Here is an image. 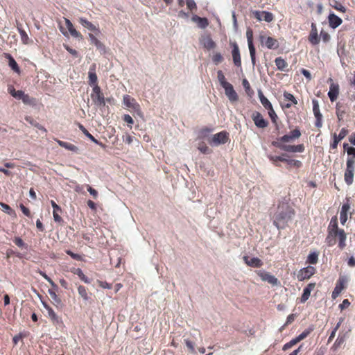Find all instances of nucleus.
Segmentation results:
<instances>
[{"label":"nucleus","mask_w":355,"mask_h":355,"mask_svg":"<svg viewBox=\"0 0 355 355\" xmlns=\"http://www.w3.org/2000/svg\"><path fill=\"white\" fill-rule=\"evenodd\" d=\"M337 239L338 247L341 250L344 249L346 246L347 234L343 229L338 227L337 217L334 216L328 225L327 236L325 241L329 246H333L336 243Z\"/></svg>","instance_id":"f257e3e1"},{"label":"nucleus","mask_w":355,"mask_h":355,"mask_svg":"<svg viewBox=\"0 0 355 355\" xmlns=\"http://www.w3.org/2000/svg\"><path fill=\"white\" fill-rule=\"evenodd\" d=\"M293 215V209L286 204H283L281 206H278L273 223L278 229L284 228Z\"/></svg>","instance_id":"f03ea898"},{"label":"nucleus","mask_w":355,"mask_h":355,"mask_svg":"<svg viewBox=\"0 0 355 355\" xmlns=\"http://www.w3.org/2000/svg\"><path fill=\"white\" fill-rule=\"evenodd\" d=\"M355 171V160L353 158H347L346 162V169L344 174L345 183L349 186L354 182V175Z\"/></svg>","instance_id":"7ed1b4c3"},{"label":"nucleus","mask_w":355,"mask_h":355,"mask_svg":"<svg viewBox=\"0 0 355 355\" xmlns=\"http://www.w3.org/2000/svg\"><path fill=\"white\" fill-rule=\"evenodd\" d=\"M272 145L284 151L289 153H302L304 151V146L303 144L286 145L280 141H272Z\"/></svg>","instance_id":"20e7f679"},{"label":"nucleus","mask_w":355,"mask_h":355,"mask_svg":"<svg viewBox=\"0 0 355 355\" xmlns=\"http://www.w3.org/2000/svg\"><path fill=\"white\" fill-rule=\"evenodd\" d=\"M229 140V134L226 131H221L214 135L209 139V144L211 146H219L227 143Z\"/></svg>","instance_id":"39448f33"},{"label":"nucleus","mask_w":355,"mask_h":355,"mask_svg":"<svg viewBox=\"0 0 355 355\" xmlns=\"http://www.w3.org/2000/svg\"><path fill=\"white\" fill-rule=\"evenodd\" d=\"M259 40L268 49L276 50L279 47V41L272 37L261 34L259 35Z\"/></svg>","instance_id":"423d86ee"},{"label":"nucleus","mask_w":355,"mask_h":355,"mask_svg":"<svg viewBox=\"0 0 355 355\" xmlns=\"http://www.w3.org/2000/svg\"><path fill=\"white\" fill-rule=\"evenodd\" d=\"M91 98L96 105L102 106L105 105L104 95L98 85L93 87Z\"/></svg>","instance_id":"0eeeda50"},{"label":"nucleus","mask_w":355,"mask_h":355,"mask_svg":"<svg viewBox=\"0 0 355 355\" xmlns=\"http://www.w3.org/2000/svg\"><path fill=\"white\" fill-rule=\"evenodd\" d=\"M316 272V268L313 266H309L299 270L297 278L302 282L310 279Z\"/></svg>","instance_id":"6e6552de"},{"label":"nucleus","mask_w":355,"mask_h":355,"mask_svg":"<svg viewBox=\"0 0 355 355\" xmlns=\"http://www.w3.org/2000/svg\"><path fill=\"white\" fill-rule=\"evenodd\" d=\"M347 278L345 276H340L336 282V286L332 292L331 297L335 300L340 293L346 288Z\"/></svg>","instance_id":"1a4fd4ad"},{"label":"nucleus","mask_w":355,"mask_h":355,"mask_svg":"<svg viewBox=\"0 0 355 355\" xmlns=\"http://www.w3.org/2000/svg\"><path fill=\"white\" fill-rule=\"evenodd\" d=\"M246 37H247V40H248V47H249L252 63L253 65H254L255 62H256V58H255L256 49L253 44V32H252V29L248 28L247 30Z\"/></svg>","instance_id":"9d476101"},{"label":"nucleus","mask_w":355,"mask_h":355,"mask_svg":"<svg viewBox=\"0 0 355 355\" xmlns=\"http://www.w3.org/2000/svg\"><path fill=\"white\" fill-rule=\"evenodd\" d=\"M251 118L255 125L259 128L263 129L268 125V121L257 111H254L252 113Z\"/></svg>","instance_id":"9b49d317"},{"label":"nucleus","mask_w":355,"mask_h":355,"mask_svg":"<svg viewBox=\"0 0 355 355\" xmlns=\"http://www.w3.org/2000/svg\"><path fill=\"white\" fill-rule=\"evenodd\" d=\"M258 276L261 279L262 281L267 282L272 286H277L279 284V280L274 275H271L268 272L263 270H259L257 272Z\"/></svg>","instance_id":"f8f14e48"},{"label":"nucleus","mask_w":355,"mask_h":355,"mask_svg":"<svg viewBox=\"0 0 355 355\" xmlns=\"http://www.w3.org/2000/svg\"><path fill=\"white\" fill-rule=\"evenodd\" d=\"M300 136V130L298 128H295L291 130L288 135H285L277 139V141H280L281 143H288L298 139Z\"/></svg>","instance_id":"ddd939ff"},{"label":"nucleus","mask_w":355,"mask_h":355,"mask_svg":"<svg viewBox=\"0 0 355 355\" xmlns=\"http://www.w3.org/2000/svg\"><path fill=\"white\" fill-rule=\"evenodd\" d=\"M230 45L232 48V55L233 62L236 67H241V54H240L239 46L236 42L230 43Z\"/></svg>","instance_id":"4468645a"},{"label":"nucleus","mask_w":355,"mask_h":355,"mask_svg":"<svg viewBox=\"0 0 355 355\" xmlns=\"http://www.w3.org/2000/svg\"><path fill=\"white\" fill-rule=\"evenodd\" d=\"M43 306L47 311L48 317L51 320L53 324L56 325L62 323L61 318L55 313L53 309L49 305L43 302Z\"/></svg>","instance_id":"2eb2a0df"},{"label":"nucleus","mask_w":355,"mask_h":355,"mask_svg":"<svg viewBox=\"0 0 355 355\" xmlns=\"http://www.w3.org/2000/svg\"><path fill=\"white\" fill-rule=\"evenodd\" d=\"M309 42L313 46L318 45L320 43V39L318 34V29L315 24H311V29L308 37Z\"/></svg>","instance_id":"dca6fc26"},{"label":"nucleus","mask_w":355,"mask_h":355,"mask_svg":"<svg viewBox=\"0 0 355 355\" xmlns=\"http://www.w3.org/2000/svg\"><path fill=\"white\" fill-rule=\"evenodd\" d=\"M223 88L225 89V95L227 96L230 101L236 102L239 100V96L234 89L232 84L230 83L229 85L223 87Z\"/></svg>","instance_id":"f3484780"},{"label":"nucleus","mask_w":355,"mask_h":355,"mask_svg":"<svg viewBox=\"0 0 355 355\" xmlns=\"http://www.w3.org/2000/svg\"><path fill=\"white\" fill-rule=\"evenodd\" d=\"M339 85L338 83H331L328 92V96L331 102L335 101L339 95Z\"/></svg>","instance_id":"a211bd4d"},{"label":"nucleus","mask_w":355,"mask_h":355,"mask_svg":"<svg viewBox=\"0 0 355 355\" xmlns=\"http://www.w3.org/2000/svg\"><path fill=\"white\" fill-rule=\"evenodd\" d=\"M254 16L259 20L261 21L263 19L267 22H270L273 20V15L268 11H255L254 12Z\"/></svg>","instance_id":"6ab92c4d"},{"label":"nucleus","mask_w":355,"mask_h":355,"mask_svg":"<svg viewBox=\"0 0 355 355\" xmlns=\"http://www.w3.org/2000/svg\"><path fill=\"white\" fill-rule=\"evenodd\" d=\"M88 78H89V84L91 86L95 87V85H98V77L96 73V64H93L90 68L89 71L88 72Z\"/></svg>","instance_id":"aec40b11"},{"label":"nucleus","mask_w":355,"mask_h":355,"mask_svg":"<svg viewBox=\"0 0 355 355\" xmlns=\"http://www.w3.org/2000/svg\"><path fill=\"white\" fill-rule=\"evenodd\" d=\"M315 283H309L303 291V293L300 298V302L304 303L310 297L311 292L315 288Z\"/></svg>","instance_id":"412c9836"},{"label":"nucleus","mask_w":355,"mask_h":355,"mask_svg":"<svg viewBox=\"0 0 355 355\" xmlns=\"http://www.w3.org/2000/svg\"><path fill=\"white\" fill-rule=\"evenodd\" d=\"M3 57L8 60V65H9V67L15 72H16L17 73L19 74L20 72H21L20 68H19L18 64L17 63V62L13 58V57L10 54H9L8 53H3Z\"/></svg>","instance_id":"4be33fe9"},{"label":"nucleus","mask_w":355,"mask_h":355,"mask_svg":"<svg viewBox=\"0 0 355 355\" xmlns=\"http://www.w3.org/2000/svg\"><path fill=\"white\" fill-rule=\"evenodd\" d=\"M328 21L331 28H336L342 24L343 20L334 13H330L328 16Z\"/></svg>","instance_id":"5701e85b"},{"label":"nucleus","mask_w":355,"mask_h":355,"mask_svg":"<svg viewBox=\"0 0 355 355\" xmlns=\"http://www.w3.org/2000/svg\"><path fill=\"white\" fill-rule=\"evenodd\" d=\"M350 209V205L348 202H345L342 205L340 220L342 225H345L347 220V213Z\"/></svg>","instance_id":"b1692460"},{"label":"nucleus","mask_w":355,"mask_h":355,"mask_svg":"<svg viewBox=\"0 0 355 355\" xmlns=\"http://www.w3.org/2000/svg\"><path fill=\"white\" fill-rule=\"evenodd\" d=\"M51 204L53 209V216L54 220L57 223H60L61 221H62V218L59 214V213L62 211L60 207L53 200L51 201Z\"/></svg>","instance_id":"393cba45"},{"label":"nucleus","mask_w":355,"mask_h":355,"mask_svg":"<svg viewBox=\"0 0 355 355\" xmlns=\"http://www.w3.org/2000/svg\"><path fill=\"white\" fill-rule=\"evenodd\" d=\"M79 22L80 24L84 26L85 28H87L88 30L91 31H95L96 33H100V30L98 27H96L95 25H94L92 22L88 21L87 19L80 17L79 19Z\"/></svg>","instance_id":"a878e982"},{"label":"nucleus","mask_w":355,"mask_h":355,"mask_svg":"<svg viewBox=\"0 0 355 355\" xmlns=\"http://www.w3.org/2000/svg\"><path fill=\"white\" fill-rule=\"evenodd\" d=\"M346 114V108L344 105L338 102L336 105V114L339 121H343Z\"/></svg>","instance_id":"bb28decb"},{"label":"nucleus","mask_w":355,"mask_h":355,"mask_svg":"<svg viewBox=\"0 0 355 355\" xmlns=\"http://www.w3.org/2000/svg\"><path fill=\"white\" fill-rule=\"evenodd\" d=\"M284 159L285 160L284 162L287 164L288 169H290L291 167L299 168L302 166V163L301 161L290 159L288 155V157H285Z\"/></svg>","instance_id":"cd10ccee"},{"label":"nucleus","mask_w":355,"mask_h":355,"mask_svg":"<svg viewBox=\"0 0 355 355\" xmlns=\"http://www.w3.org/2000/svg\"><path fill=\"white\" fill-rule=\"evenodd\" d=\"M71 272L75 275H77L79 278L86 284H89L91 282L90 279L85 275L83 270L79 268H73L71 269Z\"/></svg>","instance_id":"c85d7f7f"},{"label":"nucleus","mask_w":355,"mask_h":355,"mask_svg":"<svg viewBox=\"0 0 355 355\" xmlns=\"http://www.w3.org/2000/svg\"><path fill=\"white\" fill-rule=\"evenodd\" d=\"M285 157H288V155L282 154V155H279V156L269 155L268 158H269L270 161H271L275 166L279 167V166H281V165L279 164V162H284L285 160L284 159Z\"/></svg>","instance_id":"c756f323"},{"label":"nucleus","mask_w":355,"mask_h":355,"mask_svg":"<svg viewBox=\"0 0 355 355\" xmlns=\"http://www.w3.org/2000/svg\"><path fill=\"white\" fill-rule=\"evenodd\" d=\"M79 128L81 130V131L83 132V134L87 137H88L92 141H93L94 143L98 144V145H100L101 146L103 147L104 145L100 142L99 141H98L96 139H95V137L92 135L82 125V124H79L78 125Z\"/></svg>","instance_id":"7c9ffc66"},{"label":"nucleus","mask_w":355,"mask_h":355,"mask_svg":"<svg viewBox=\"0 0 355 355\" xmlns=\"http://www.w3.org/2000/svg\"><path fill=\"white\" fill-rule=\"evenodd\" d=\"M123 103L125 106L130 108H135L139 106L135 98H132L129 95H125L123 96Z\"/></svg>","instance_id":"2f4dec72"},{"label":"nucleus","mask_w":355,"mask_h":355,"mask_svg":"<svg viewBox=\"0 0 355 355\" xmlns=\"http://www.w3.org/2000/svg\"><path fill=\"white\" fill-rule=\"evenodd\" d=\"M258 95L259 100L262 104V105L266 109L269 110L270 108L272 107V105L271 103L269 101V100L263 95L261 90H259Z\"/></svg>","instance_id":"473e14b6"},{"label":"nucleus","mask_w":355,"mask_h":355,"mask_svg":"<svg viewBox=\"0 0 355 355\" xmlns=\"http://www.w3.org/2000/svg\"><path fill=\"white\" fill-rule=\"evenodd\" d=\"M192 20L195 22H197L198 24V26L201 28H206L209 24L208 20L207 18H202V17H198V15L193 16Z\"/></svg>","instance_id":"72a5a7b5"},{"label":"nucleus","mask_w":355,"mask_h":355,"mask_svg":"<svg viewBox=\"0 0 355 355\" xmlns=\"http://www.w3.org/2000/svg\"><path fill=\"white\" fill-rule=\"evenodd\" d=\"M8 90L9 94L17 99H21L22 96L25 94L21 90H16L13 86H10Z\"/></svg>","instance_id":"f704fd0d"},{"label":"nucleus","mask_w":355,"mask_h":355,"mask_svg":"<svg viewBox=\"0 0 355 355\" xmlns=\"http://www.w3.org/2000/svg\"><path fill=\"white\" fill-rule=\"evenodd\" d=\"M275 63L277 66V68L280 71H285L286 68L288 67V63L281 57L277 58L275 60Z\"/></svg>","instance_id":"c9c22d12"},{"label":"nucleus","mask_w":355,"mask_h":355,"mask_svg":"<svg viewBox=\"0 0 355 355\" xmlns=\"http://www.w3.org/2000/svg\"><path fill=\"white\" fill-rule=\"evenodd\" d=\"M284 97L285 100L291 102V103H287L286 105V107L289 108L291 107L292 104H293V105L297 104V101L296 100V98L292 94L285 92L284 93Z\"/></svg>","instance_id":"e433bc0d"},{"label":"nucleus","mask_w":355,"mask_h":355,"mask_svg":"<svg viewBox=\"0 0 355 355\" xmlns=\"http://www.w3.org/2000/svg\"><path fill=\"white\" fill-rule=\"evenodd\" d=\"M56 141L60 146L64 148L69 150L76 152L78 150V148L71 143L65 142L61 140H57Z\"/></svg>","instance_id":"4c0bfd02"},{"label":"nucleus","mask_w":355,"mask_h":355,"mask_svg":"<svg viewBox=\"0 0 355 355\" xmlns=\"http://www.w3.org/2000/svg\"><path fill=\"white\" fill-rule=\"evenodd\" d=\"M78 294L81 296V297L84 300L87 301L89 300V294H88V291L85 286L80 285L78 287Z\"/></svg>","instance_id":"58836bf2"},{"label":"nucleus","mask_w":355,"mask_h":355,"mask_svg":"<svg viewBox=\"0 0 355 355\" xmlns=\"http://www.w3.org/2000/svg\"><path fill=\"white\" fill-rule=\"evenodd\" d=\"M203 46L207 50L214 49L216 46L215 42L209 37L205 39Z\"/></svg>","instance_id":"ea45409f"},{"label":"nucleus","mask_w":355,"mask_h":355,"mask_svg":"<svg viewBox=\"0 0 355 355\" xmlns=\"http://www.w3.org/2000/svg\"><path fill=\"white\" fill-rule=\"evenodd\" d=\"M247 265L252 267L259 268L263 265V262L260 259L254 257L250 259L249 262H247Z\"/></svg>","instance_id":"a19ab883"},{"label":"nucleus","mask_w":355,"mask_h":355,"mask_svg":"<svg viewBox=\"0 0 355 355\" xmlns=\"http://www.w3.org/2000/svg\"><path fill=\"white\" fill-rule=\"evenodd\" d=\"M318 261V253L313 252L309 254L306 259V263L310 264H316Z\"/></svg>","instance_id":"79ce46f5"},{"label":"nucleus","mask_w":355,"mask_h":355,"mask_svg":"<svg viewBox=\"0 0 355 355\" xmlns=\"http://www.w3.org/2000/svg\"><path fill=\"white\" fill-rule=\"evenodd\" d=\"M313 327H309L306 329H305L302 333L298 335L296 338L300 342L302 340L305 339L309 334L313 331Z\"/></svg>","instance_id":"37998d69"},{"label":"nucleus","mask_w":355,"mask_h":355,"mask_svg":"<svg viewBox=\"0 0 355 355\" xmlns=\"http://www.w3.org/2000/svg\"><path fill=\"white\" fill-rule=\"evenodd\" d=\"M313 114L315 117V125L320 128L322 126V114L320 111L313 112Z\"/></svg>","instance_id":"c03bdc74"},{"label":"nucleus","mask_w":355,"mask_h":355,"mask_svg":"<svg viewBox=\"0 0 355 355\" xmlns=\"http://www.w3.org/2000/svg\"><path fill=\"white\" fill-rule=\"evenodd\" d=\"M331 6H332L336 10L341 12H345L346 8L345 6H343L340 2L334 0L330 3Z\"/></svg>","instance_id":"a18cd8bd"},{"label":"nucleus","mask_w":355,"mask_h":355,"mask_svg":"<svg viewBox=\"0 0 355 355\" xmlns=\"http://www.w3.org/2000/svg\"><path fill=\"white\" fill-rule=\"evenodd\" d=\"M19 33L20 34L21 40L23 44H28L29 43V37L24 30L18 28Z\"/></svg>","instance_id":"49530a36"},{"label":"nucleus","mask_w":355,"mask_h":355,"mask_svg":"<svg viewBox=\"0 0 355 355\" xmlns=\"http://www.w3.org/2000/svg\"><path fill=\"white\" fill-rule=\"evenodd\" d=\"M217 76L218 81L220 82V84L223 87L230 84V83L226 80L225 77L222 71L219 70L217 72Z\"/></svg>","instance_id":"de8ad7c7"},{"label":"nucleus","mask_w":355,"mask_h":355,"mask_svg":"<svg viewBox=\"0 0 355 355\" xmlns=\"http://www.w3.org/2000/svg\"><path fill=\"white\" fill-rule=\"evenodd\" d=\"M298 343H300V341L295 337V338H293L292 340H291L289 342H288L286 344H284L283 347H282V350L283 351H286V350L289 349L290 348H291L293 346H294L295 345H296Z\"/></svg>","instance_id":"09e8293b"},{"label":"nucleus","mask_w":355,"mask_h":355,"mask_svg":"<svg viewBox=\"0 0 355 355\" xmlns=\"http://www.w3.org/2000/svg\"><path fill=\"white\" fill-rule=\"evenodd\" d=\"M24 104L33 105L35 103V99L31 98L28 94H24L21 99Z\"/></svg>","instance_id":"8fccbe9b"},{"label":"nucleus","mask_w":355,"mask_h":355,"mask_svg":"<svg viewBox=\"0 0 355 355\" xmlns=\"http://www.w3.org/2000/svg\"><path fill=\"white\" fill-rule=\"evenodd\" d=\"M39 274L42 276L50 284L51 286L54 288L57 289L58 286L55 284V282L43 271L40 270Z\"/></svg>","instance_id":"3c124183"},{"label":"nucleus","mask_w":355,"mask_h":355,"mask_svg":"<svg viewBox=\"0 0 355 355\" xmlns=\"http://www.w3.org/2000/svg\"><path fill=\"white\" fill-rule=\"evenodd\" d=\"M198 149L203 154H209L211 151L204 142L198 144Z\"/></svg>","instance_id":"603ef678"},{"label":"nucleus","mask_w":355,"mask_h":355,"mask_svg":"<svg viewBox=\"0 0 355 355\" xmlns=\"http://www.w3.org/2000/svg\"><path fill=\"white\" fill-rule=\"evenodd\" d=\"M242 84H243V86L246 93L249 96H251L252 94H253V90L251 89L250 85L247 79H245V78L243 79Z\"/></svg>","instance_id":"864d4df0"},{"label":"nucleus","mask_w":355,"mask_h":355,"mask_svg":"<svg viewBox=\"0 0 355 355\" xmlns=\"http://www.w3.org/2000/svg\"><path fill=\"white\" fill-rule=\"evenodd\" d=\"M223 60V57L220 53H216L212 56V61L215 64H218Z\"/></svg>","instance_id":"5fc2aeb1"},{"label":"nucleus","mask_w":355,"mask_h":355,"mask_svg":"<svg viewBox=\"0 0 355 355\" xmlns=\"http://www.w3.org/2000/svg\"><path fill=\"white\" fill-rule=\"evenodd\" d=\"M334 141L330 144V149L331 150H336L338 147V143L341 140H338V137H337L336 133H334L333 135Z\"/></svg>","instance_id":"6e6d98bb"},{"label":"nucleus","mask_w":355,"mask_h":355,"mask_svg":"<svg viewBox=\"0 0 355 355\" xmlns=\"http://www.w3.org/2000/svg\"><path fill=\"white\" fill-rule=\"evenodd\" d=\"M49 295L51 296V299L56 303L60 304L61 303L60 298L58 296L55 291L49 290Z\"/></svg>","instance_id":"4d7b16f0"},{"label":"nucleus","mask_w":355,"mask_h":355,"mask_svg":"<svg viewBox=\"0 0 355 355\" xmlns=\"http://www.w3.org/2000/svg\"><path fill=\"white\" fill-rule=\"evenodd\" d=\"M320 37L322 38V41L325 43L329 42L331 39L330 35L323 30H322L320 32Z\"/></svg>","instance_id":"13d9d810"},{"label":"nucleus","mask_w":355,"mask_h":355,"mask_svg":"<svg viewBox=\"0 0 355 355\" xmlns=\"http://www.w3.org/2000/svg\"><path fill=\"white\" fill-rule=\"evenodd\" d=\"M345 342V338L343 336H338L333 345V347L336 349L340 347Z\"/></svg>","instance_id":"bf43d9fd"},{"label":"nucleus","mask_w":355,"mask_h":355,"mask_svg":"<svg viewBox=\"0 0 355 355\" xmlns=\"http://www.w3.org/2000/svg\"><path fill=\"white\" fill-rule=\"evenodd\" d=\"M268 110V115H269L270 118L271 119L272 122L273 123H276L277 115L276 114L273 107H271Z\"/></svg>","instance_id":"052dcab7"},{"label":"nucleus","mask_w":355,"mask_h":355,"mask_svg":"<svg viewBox=\"0 0 355 355\" xmlns=\"http://www.w3.org/2000/svg\"><path fill=\"white\" fill-rule=\"evenodd\" d=\"M68 31L72 37L80 39L83 38L81 33L76 31L74 27L71 28V29H69Z\"/></svg>","instance_id":"680f3d73"},{"label":"nucleus","mask_w":355,"mask_h":355,"mask_svg":"<svg viewBox=\"0 0 355 355\" xmlns=\"http://www.w3.org/2000/svg\"><path fill=\"white\" fill-rule=\"evenodd\" d=\"M89 37L92 44L96 46L99 47L102 45L101 42L92 33L89 34Z\"/></svg>","instance_id":"e2e57ef3"},{"label":"nucleus","mask_w":355,"mask_h":355,"mask_svg":"<svg viewBox=\"0 0 355 355\" xmlns=\"http://www.w3.org/2000/svg\"><path fill=\"white\" fill-rule=\"evenodd\" d=\"M0 205L1 206L3 211L8 214H12L13 213V210L12 208L7 204L3 202H0Z\"/></svg>","instance_id":"0e129e2a"},{"label":"nucleus","mask_w":355,"mask_h":355,"mask_svg":"<svg viewBox=\"0 0 355 355\" xmlns=\"http://www.w3.org/2000/svg\"><path fill=\"white\" fill-rule=\"evenodd\" d=\"M66 253L75 260H77V261L82 260V257L80 254H76L69 250H66Z\"/></svg>","instance_id":"69168bd1"},{"label":"nucleus","mask_w":355,"mask_h":355,"mask_svg":"<svg viewBox=\"0 0 355 355\" xmlns=\"http://www.w3.org/2000/svg\"><path fill=\"white\" fill-rule=\"evenodd\" d=\"M295 318H296V315L295 314L288 315L286 318V321L285 324L282 327V329L284 328L285 327L288 326V324H291V323H293V321L295 320Z\"/></svg>","instance_id":"338daca9"},{"label":"nucleus","mask_w":355,"mask_h":355,"mask_svg":"<svg viewBox=\"0 0 355 355\" xmlns=\"http://www.w3.org/2000/svg\"><path fill=\"white\" fill-rule=\"evenodd\" d=\"M186 3L188 9H189L191 11L197 9L196 3H195L194 0H186Z\"/></svg>","instance_id":"774afa93"}]
</instances>
